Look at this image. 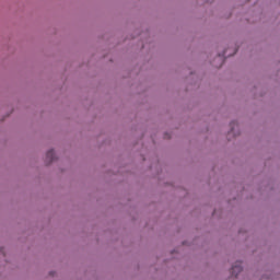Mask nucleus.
<instances>
[{
    "mask_svg": "<svg viewBox=\"0 0 280 280\" xmlns=\"http://www.w3.org/2000/svg\"><path fill=\"white\" fill-rule=\"evenodd\" d=\"M241 271H242V262H236V264L232 267V276H233V277H237Z\"/></svg>",
    "mask_w": 280,
    "mask_h": 280,
    "instance_id": "nucleus-1",
    "label": "nucleus"
},
{
    "mask_svg": "<svg viewBox=\"0 0 280 280\" xmlns=\"http://www.w3.org/2000/svg\"><path fill=\"white\" fill-rule=\"evenodd\" d=\"M54 159H55L54 150H49V151L46 153V161H47V163H52V162H54Z\"/></svg>",
    "mask_w": 280,
    "mask_h": 280,
    "instance_id": "nucleus-2",
    "label": "nucleus"
},
{
    "mask_svg": "<svg viewBox=\"0 0 280 280\" xmlns=\"http://www.w3.org/2000/svg\"><path fill=\"white\" fill-rule=\"evenodd\" d=\"M218 59L222 61V57L219 56Z\"/></svg>",
    "mask_w": 280,
    "mask_h": 280,
    "instance_id": "nucleus-3",
    "label": "nucleus"
}]
</instances>
